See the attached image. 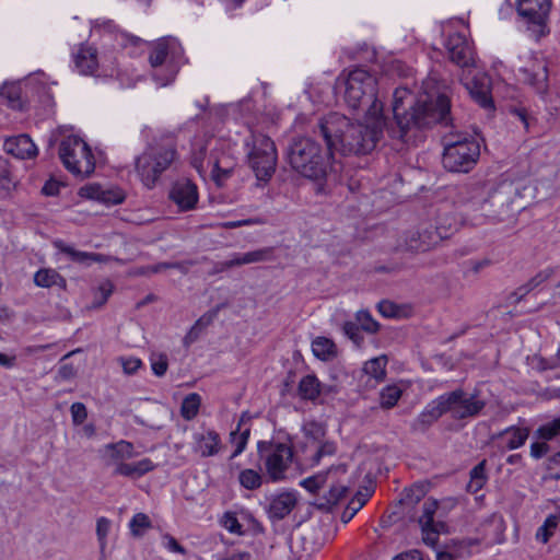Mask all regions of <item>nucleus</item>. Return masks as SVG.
<instances>
[{
	"instance_id": "1",
	"label": "nucleus",
	"mask_w": 560,
	"mask_h": 560,
	"mask_svg": "<svg viewBox=\"0 0 560 560\" xmlns=\"http://www.w3.org/2000/svg\"><path fill=\"white\" fill-rule=\"evenodd\" d=\"M345 102L354 110L364 113L361 125L376 131L375 144L380 140L384 127L390 138L402 142L410 140L409 131L430 127L435 124L448 126L451 103L448 96L435 86V80L428 78L422 83V92L413 98L409 90L397 88L393 94L394 122L387 125L383 115V104L377 100V81L369 71L355 68L349 72L345 82Z\"/></svg>"
},
{
	"instance_id": "2",
	"label": "nucleus",
	"mask_w": 560,
	"mask_h": 560,
	"mask_svg": "<svg viewBox=\"0 0 560 560\" xmlns=\"http://www.w3.org/2000/svg\"><path fill=\"white\" fill-rule=\"evenodd\" d=\"M326 149L311 137L293 138L287 149L290 166L302 176L319 180L326 177L335 154H368L375 148L376 131L352 125L346 116L331 113L318 120L313 130Z\"/></svg>"
},
{
	"instance_id": "3",
	"label": "nucleus",
	"mask_w": 560,
	"mask_h": 560,
	"mask_svg": "<svg viewBox=\"0 0 560 560\" xmlns=\"http://www.w3.org/2000/svg\"><path fill=\"white\" fill-rule=\"evenodd\" d=\"M178 161L175 136L160 132L147 142L144 151L135 159V171L148 188L155 187L164 172Z\"/></svg>"
},
{
	"instance_id": "4",
	"label": "nucleus",
	"mask_w": 560,
	"mask_h": 560,
	"mask_svg": "<svg viewBox=\"0 0 560 560\" xmlns=\"http://www.w3.org/2000/svg\"><path fill=\"white\" fill-rule=\"evenodd\" d=\"M257 463L266 482L278 483L288 479L292 469L294 451L290 442L276 439L260 440L256 445Z\"/></svg>"
},
{
	"instance_id": "5",
	"label": "nucleus",
	"mask_w": 560,
	"mask_h": 560,
	"mask_svg": "<svg viewBox=\"0 0 560 560\" xmlns=\"http://www.w3.org/2000/svg\"><path fill=\"white\" fill-rule=\"evenodd\" d=\"M481 138L467 132L451 133L445 138L442 163L454 173H468L480 156Z\"/></svg>"
},
{
	"instance_id": "6",
	"label": "nucleus",
	"mask_w": 560,
	"mask_h": 560,
	"mask_svg": "<svg viewBox=\"0 0 560 560\" xmlns=\"http://www.w3.org/2000/svg\"><path fill=\"white\" fill-rule=\"evenodd\" d=\"M183 59V48L174 37L159 39L149 56L154 69L153 79L160 86L172 83L178 72Z\"/></svg>"
},
{
	"instance_id": "7",
	"label": "nucleus",
	"mask_w": 560,
	"mask_h": 560,
	"mask_svg": "<svg viewBox=\"0 0 560 560\" xmlns=\"http://www.w3.org/2000/svg\"><path fill=\"white\" fill-rule=\"evenodd\" d=\"M59 156L63 166L73 175L90 176L95 168L91 148L78 136L66 137L59 145Z\"/></svg>"
},
{
	"instance_id": "8",
	"label": "nucleus",
	"mask_w": 560,
	"mask_h": 560,
	"mask_svg": "<svg viewBox=\"0 0 560 560\" xmlns=\"http://www.w3.org/2000/svg\"><path fill=\"white\" fill-rule=\"evenodd\" d=\"M248 162L258 184L269 182L277 165V150L273 141L264 135L253 136V148L248 152Z\"/></svg>"
},
{
	"instance_id": "9",
	"label": "nucleus",
	"mask_w": 560,
	"mask_h": 560,
	"mask_svg": "<svg viewBox=\"0 0 560 560\" xmlns=\"http://www.w3.org/2000/svg\"><path fill=\"white\" fill-rule=\"evenodd\" d=\"M445 413H450L455 420H464L479 416L486 407V400L481 399L478 392L466 393L462 388L444 393L439 396Z\"/></svg>"
},
{
	"instance_id": "10",
	"label": "nucleus",
	"mask_w": 560,
	"mask_h": 560,
	"mask_svg": "<svg viewBox=\"0 0 560 560\" xmlns=\"http://www.w3.org/2000/svg\"><path fill=\"white\" fill-rule=\"evenodd\" d=\"M515 189L512 184L502 183L494 188L486 187V212L491 221H504L513 212Z\"/></svg>"
},
{
	"instance_id": "11",
	"label": "nucleus",
	"mask_w": 560,
	"mask_h": 560,
	"mask_svg": "<svg viewBox=\"0 0 560 560\" xmlns=\"http://www.w3.org/2000/svg\"><path fill=\"white\" fill-rule=\"evenodd\" d=\"M460 83L480 107L488 112L494 110L491 95V78L487 73L471 68L463 70Z\"/></svg>"
},
{
	"instance_id": "12",
	"label": "nucleus",
	"mask_w": 560,
	"mask_h": 560,
	"mask_svg": "<svg viewBox=\"0 0 560 560\" xmlns=\"http://www.w3.org/2000/svg\"><path fill=\"white\" fill-rule=\"evenodd\" d=\"M516 9L518 14L526 20L536 38L545 35L551 0H516Z\"/></svg>"
},
{
	"instance_id": "13",
	"label": "nucleus",
	"mask_w": 560,
	"mask_h": 560,
	"mask_svg": "<svg viewBox=\"0 0 560 560\" xmlns=\"http://www.w3.org/2000/svg\"><path fill=\"white\" fill-rule=\"evenodd\" d=\"M439 503L434 499H427L421 505V514L418 517V524L421 528L423 542L435 548L441 534L447 533V525L443 521L434 520Z\"/></svg>"
},
{
	"instance_id": "14",
	"label": "nucleus",
	"mask_w": 560,
	"mask_h": 560,
	"mask_svg": "<svg viewBox=\"0 0 560 560\" xmlns=\"http://www.w3.org/2000/svg\"><path fill=\"white\" fill-rule=\"evenodd\" d=\"M462 214L472 225L482 224L488 218L486 212V187L474 186L467 189L460 201Z\"/></svg>"
},
{
	"instance_id": "15",
	"label": "nucleus",
	"mask_w": 560,
	"mask_h": 560,
	"mask_svg": "<svg viewBox=\"0 0 560 560\" xmlns=\"http://www.w3.org/2000/svg\"><path fill=\"white\" fill-rule=\"evenodd\" d=\"M445 47L450 60L464 70L472 68L475 63L474 50L466 36L454 33L448 36Z\"/></svg>"
},
{
	"instance_id": "16",
	"label": "nucleus",
	"mask_w": 560,
	"mask_h": 560,
	"mask_svg": "<svg viewBox=\"0 0 560 560\" xmlns=\"http://www.w3.org/2000/svg\"><path fill=\"white\" fill-rule=\"evenodd\" d=\"M168 198L177 206L178 210L183 212L190 211L198 203V188L190 179L180 178L173 183Z\"/></svg>"
},
{
	"instance_id": "17",
	"label": "nucleus",
	"mask_w": 560,
	"mask_h": 560,
	"mask_svg": "<svg viewBox=\"0 0 560 560\" xmlns=\"http://www.w3.org/2000/svg\"><path fill=\"white\" fill-rule=\"evenodd\" d=\"M93 32L98 33L104 40H110L114 49L124 48L128 44L137 45L141 39L129 35L118 28L112 20L97 19L93 24Z\"/></svg>"
},
{
	"instance_id": "18",
	"label": "nucleus",
	"mask_w": 560,
	"mask_h": 560,
	"mask_svg": "<svg viewBox=\"0 0 560 560\" xmlns=\"http://www.w3.org/2000/svg\"><path fill=\"white\" fill-rule=\"evenodd\" d=\"M442 238L441 234L430 229L422 231H410L406 234L402 248L407 252H427Z\"/></svg>"
},
{
	"instance_id": "19",
	"label": "nucleus",
	"mask_w": 560,
	"mask_h": 560,
	"mask_svg": "<svg viewBox=\"0 0 560 560\" xmlns=\"http://www.w3.org/2000/svg\"><path fill=\"white\" fill-rule=\"evenodd\" d=\"M298 503V495L293 491H284L273 495L268 504L267 513L270 520L280 521L288 516Z\"/></svg>"
},
{
	"instance_id": "20",
	"label": "nucleus",
	"mask_w": 560,
	"mask_h": 560,
	"mask_svg": "<svg viewBox=\"0 0 560 560\" xmlns=\"http://www.w3.org/2000/svg\"><path fill=\"white\" fill-rule=\"evenodd\" d=\"M222 448V441L218 432L214 430H207L200 433L194 434V446L195 453L201 457H211L220 453Z\"/></svg>"
},
{
	"instance_id": "21",
	"label": "nucleus",
	"mask_w": 560,
	"mask_h": 560,
	"mask_svg": "<svg viewBox=\"0 0 560 560\" xmlns=\"http://www.w3.org/2000/svg\"><path fill=\"white\" fill-rule=\"evenodd\" d=\"M444 413L440 398L436 397L427 404L420 415L411 422L410 429L416 433H424Z\"/></svg>"
},
{
	"instance_id": "22",
	"label": "nucleus",
	"mask_w": 560,
	"mask_h": 560,
	"mask_svg": "<svg viewBox=\"0 0 560 560\" xmlns=\"http://www.w3.org/2000/svg\"><path fill=\"white\" fill-rule=\"evenodd\" d=\"M4 151L18 159H32L37 154V148L27 135H19L4 141Z\"/></svg>"
},
{
	"instance_id": "23",
	"label": "nucleus",
	"mask_w": 560,
	"mask_h": 560,
	"mask_svg": "<svg viewBox=\"0 0 560 560\" xmlns=\"http://www.w3.org/2000/svg\"><path fill=\"white\" fill-rule=\"evenodd\" d=\"M54 247L59 254L65 255L72 262L90 266L93 262H103L105 258L103 255L97 253L82 252L74 248V246L65 243L62 240H56L52 242Z\"/></svg>"
},
{
	"instance_id": "24",
	"label": "nucleus",
	"mask_w": 560,
	"mask_h": 560,
	"mask_svg": "<svg viewBox=\"0 0 560 560\" xmlns=\"http://www.w3.org/2000/svg\"><path fill=\"white\" fill-rule=\"evenodd\" d=\"M104 451L106 453V465H113L114 468L136 456L133 444L125 440L106 444Z\"/></svg>"
},
{
	"instance_id": "25",
	"label": "nucleus",
	"mask_w": 560,
	"mask_h": 560,
	"mask_svg": "<svg viewBox=\"0 0 560 560\" xmlns=\"http://www.w3.org/2000/svg\"><path fill=\"white\" fill-rule=\"evenodd\" d=\"M523 81L533 86L538 93L547 89L548 70L546 62L535 61L530 67L521 69Z\"/></svg>"
},
{
	"instance_id": "26",
	"label": "nucleus",
	"mask_w": 560,
	"mask_h": 560,
	"mask_svg": "<svg viewBox=\"0 0 560 560\" xmlns=\"http://www.w3.org/2000/svg\"><path fill=\"white\" fill-rule=\"evenodd\" d=\"M80 195L89 199L98 200L107 206L118 205L124 201V195L118 190H105L100 185H86L80 189Z\"/></svg>"
},
{
	"instance_id": "27",
	"label": "nucleus",
	"mask_w": 560,
	"mask_h": 560,
	"mask_svg": "<svg viewBox=\"0 0 560 560\" xmlns=\"http://www.w3.org/2000/svg\"><path fill=\"white\" fill-rule=\"evenodd\" d=\"M74 68L80 74L92 75L98 67L96 49L82 46L73 57Z\"/></svg>"
},
{
	"instance_id": "28",
	"label": "nucleus",
	"mask_w": 560,
	"mask_h": 560,
	"mask_svg": "<svg viewBox=\"0 0 560 560\" xmlns=\"http://www.w3.org/2000/svg\"><path fill=\"white\" fill-rule=\"evenodd\" d=\"M529 435L527 428L509 427L501 431L497 439L501 441L502 450H516L523 446Z\"/></svg>"
},
{
	"instance_id": "29",
	"label": "nucleus",
	"mask_w": 560,
	"mask_h": 560,
	"mask_svg": "<svg viewBox=\"0 0 560 560\" xmlns=\"http://www.w3.org/2000/svg\"><path fill=\"white\" fill-rule=\"evenodd\" d=\"M208 165L211 166V175L213 180L218 185H221L222 182L231 176L234 167V161L225 154L220 158L211 154L208 159Z\"/></svg>"
},
{
	"instance_id": "30",
	"label": "nucleus",
	"mask_w": 560,
	"mask_h": 560,
	"mask_svg": "<svg viewBox=\"0 0 560 560\" xmlns=\"http://www.w3.org/2000/svg\"><path fill=\"white\" fill-rule=\"evenodd\" d=\"M155 465L150 458H142L136 463H125L115 467L113 476H124L131 479H137L153 470Z\"/></svg>"
},
{
	"instance_id": "31",
	"label": "nucleus",
	"mask_w": 560,
	"mask_h": 560,
	"mask_svg": "<svg viewBox=\"0 0 560 560\" xmlns=\"http://www.w3.org/2000/svg\"><path fill=\"white\" fill-rule=\"evenodd\" d=\"M272 249L260 248L244 254H235L232 259L222 262L223 268H232L241 265H248L270 259Z\"/></svg>"
},
{
	"instance_id": "32",
	"label": "nucleus",
	"mask_w": 560,
	"mask_h": 560,
	"mask_svg": "<svg viewBox=\"0 0 560 560\" xmlns=\"http://www.w3.org/2000/svg\"><path fill=\"white\" fill-rule=\"evenodd\" d=\"M34 283L40 288L57 287L66 289L67 287L66 279L57 270L51 268H42L36 271L34 275Z\"/></svg>"
},
{
	"instance_id": "33",
	"label": "nucleus",
	"mask_w": 560,
	"mask_h": 560,
	"mask_svg": "<svg viewBox=\"0 0 560 560\" xmlns=\"http://www.w3.org/2000/svg\"><path fill=\"white\" fill-rule=\"evenodd\" d=\"M346 472V467L343 465H339L336 467H330L325 472H318L312 477H308L301 481V486H303L307 491L312 493H317L322 488L328 483V479L332 474L336 472Z\"/></svg>"
},
{
	"instance_id": "34",
	"label": "nucleus",
	"mask_w": 560,
	"mask_h": 560,
	"mask_svg": "<svg viewBox=\"0 0 560 560\" xmlns=\"http://www.w3.org/2000/svg\"><path fill=\"white\" fill-rule=\"evenodd\" d=\"M323 387L318 378L308 374L301 378L298 392L302 399L314 401L322 393Z\"/></svg>"
},
{
	"instance_id": "35",
	"label": "nucleus",
	"mask_w": 560,
	"mask_h": 560,
	"mask_svg": "<svg viewBox=\"0 0 560 560\" xmlns=\"http://www.w3.org/2000/svg\"><path fill=\"white\" fill-rule=\"evenodd\" d=\"M313 354L322 361H330L337 355L335 342L327 337H316L312 341Z\"/></svg>"
},
{
	"instance_id": "36",
	"label": "nucleus",
	"mask_w": 560,
	"mask_h": 560,
	"mask_svg": "<svg viewBox=\"0 0 560 560\" xmlns=\"http://www.w3.org/2000/svg\"><path fill=\"white\" fill-rule=\"evenodd\" d=\"M326 486H328V490L323 494V502L319 503V506L329 509L347 495L348 487L340 482L335 483L334 481H328Z\"/></svg>"
},
{
	"instance_id": "37",
	"label": "nucleus",
	"mask_w": 560,
	"mask_h": 560,
	"mask_svg": "<svg viewBox=\"0 0 560 560\" xmlns=\"http://www.w3.org/2000/svg\"><path fill=\"white\" fill-rule=\"evenodd\" d=\"M266 481L265 474L258 468H246L240 471L238 482L247 490H257Z\"/></svg>"
},
{
	"instance_id": "38",
	"label": "nucleus",
	"mask_w": 560,
	"mask_h": 560,
	"mask_svg": "<svg viewBox=\"0 0 560 560\" xmlns=\"http://www.w3.org/2000/svg\"><path fill=\"white\" fill-rule=\"evenodd\" d=\"M241 425L242 420L237 423L236 429L230 433V442L235 446L230 459H234L240 456L245 451L249 440L250 429L246 428L241 430Z\"/></svg>"
},
{
	"instance_id": "39",
	"label": "nucleus",
	"mask_w": 560,
	"mask_h": 560,
	"mask_svg": "<svg viewBox=\"0 0 560 560\" xmlns=\"http://www.w3.org/2000/svg\"><path fill=\"white\" fill-rule=\"evenodd\" d=\"M386 357L381 355L366 361L363 365V372L376 381H382L386 376Z\"/></svg>"
},
{
	"instance_id": "40",
	"label": "nucleus",
	"mask_w": 560,
	"mask_h": 560,
	"mask_svg": "<svg viewBox=\"0 0 560 560\" xmlns=\"http://www.w3.org/2000/svg\"><path fill=\"white\" fill-rule=\"evenodd\" d=\"M535 435L537 439L547 442L560 438V417L539 425Z\"/></svg>"
},
{
	"instance_id": "41",
	"label": "nucleus",
	"mask_w": 560,
	"mask_h": 560,
	"mask_svg": "<svg viewBox=\"0 0 560 560\" xmlns=\"http://www.w3.org/2000/svg\"><path fill=\"white\" fill-rule=\"evenodd\" d=\"M402 389L397 385H387L380 392V405L383 409H390L400 399Z\"/></svg>"
},
{
	"instance_id": "42",
	"label": "nucleus",
	"mask_w": 560,
	"mask_h": 560,
	"mask_svg": "<svg viewBox=\"0 0 560 560\" xmlns=\"http://www.w3.org/2000/svg\"><path fill=\"white\" fill-rule=\"evenodd\" d=\"M201 398L198 394L191 393L187 395L180 406V415L185 420L194 419L199 411Z\"/></svg>"
},
{
	"instance_id": "43",
	"label": "nucleus",
	"mask_w": 560,
	"mask_h": 560,
	"mask_svg": "<svg viewBox=\"0 0 560 560\" xmlns=\"http://www.w3.org/2000/svg\"><path fill=\"white\" fill-rule=\"evenodd\" d=\"M152 527L149 516L144 513H137L129 522L130 533L133 537H141L144 532Z\"/></svg>"
},
{
	"instance_id": "44",
	"label": "nucleus",
	"mask_w": 560,
	"mask_h": 560,
	"mask_svg": "<svg viewBox=\"0 0 560 560\" xmlns=\"http://www.w3.org/2000/svg\"><path fill=\"white\" fill-rule=\"evenodd\" d=\"M355 322L359 324L360 328L368 334H376L380 330V324L368 311L357 312Z\"/></svg>"
},
{
	"instance_id": "45",
	"label": "nucleus",
	"mask_w": 560,
	"mask_h": 560,
	"mask_svg": "<svg viewBox=\"0 0 560 560\" xmlns=\"http://www.w3.org/2000/svg\"><path fill=\"white\" fill-rule=\"evenodd\" d=\"M342 331L357 347H361L363 345L364 338L361 332L362 329L357 322H345Z\"/></svg>"
},
{
	"instance_id": "46",
	"label": "nucleus",
	"mask_w": 560,
	"mask_h": 560,
	"mask_svg": "<svg viewBox=\"0 0 560 560\" xmlns=\"http://www.w3.org/2000/svg\"><path fill=\"white\" fill-rule=\"evenodd\" d=\"M0 94L8 98L9 106L13 109H22L20 88L15 85H3Z\"/></svg>"
},
{
	"instance_id": "47",
	"label": "nucleus",
	"mask_w": 560,
	"mask_h": 560,
	"mask_svg": "<svg viewBox=\"0 0 560 560\" xmlns=\"http://www.w3.org/2000/svg\"><path fill=\"white\" fill-rule=\"evenodd\" d=\"M112 522L107 517H98L96 521V536L103 552L107 545V535L110 530Z\"/></svg>"
},
{
	"instance_id": "48",
	"label": "nucleus",
	"mask_w": 560,
	"mask_h": 560,
	"mask_svg": "<svg viewBox=\"0 0 560 560\" xmlns=\"http://www.w3.org/2000/svg\"><path fill=\"white\" fill-rule=\"evenodd\" d=\"M150 363L152 371L156 376L161 377L166 373L168 368V360L166 354L152 353L150 355Z\"/></svg>"
},
{
	"instance_id": "49",
	"label": "nucleus",
	"mask_w": 560,
	"mask_h": 560,
	"mask_svg": "<svg viewBox=\"0 0 560 560\" xmlns=\"http://www.w3.org/2000/svg\"><path fill=\"white\" fill-rule=\"evenodd\" d=\"M423 497L424 488L421 486H412L411 488L405 490L400 502L405 505H412L420 502Z\"/></svg>"
},
{
	"instance_id": "50",
	"label": "nucleus",
	"mask_w": 560,
	"mask_h": 560,
	"mask_svg": "<svg viewBox=\"0 0 560 560\" xmlns=\"http://www.w3.org/2000/svg\"><path fill=\"white\" fill-rule=\"evenodd\" d=\"M303 432L305 436L312 438L315 441H320L326 434V429L317 421H308L303 425Z\"/></svg>"
},
{
	"instance_id": "51",
	"label": "nucleus",
	"mask_w": 560,
	"mask_h": 560,
	"mask_svg": "<svg viewBox=\"0 0 560 560\" xmlns=\"http://www.w3.org/2000/svg\"><path fill=\"white\" fill-rule=\"evenodd\" d=\"M15 186V182L7 167H0V197L9 196L10 191Z\"/></svg>"
},
{
	"instance_id": "52",
	"label": "nucleus",
	"mask_w": 560,
	"mask_h": 560,
	"mask_svg": "<svg viewBox=\"0 0 560 560\" xmlns=\"http://www.w3.org/2000/svg\"><path fill=\"white\" fill-rule=\"evenodd\" d=\"M555 273V268L548 267L541 271H539L537 275H535L533 278H530L526 283L529 287V289L533 291L535 288L550 279Z\"/></svg>"
},
{
	"instance_id": "53",
	"label": "nucleus",
	"mask_w": 560,
	"mask_h": 560,
	"mask_svg": "<svg viewBox=\"0 0 560 560\" xmlns=\"http://www.w3.org/2000/svg\"><path fill=\"white\" fill-rule=\"evenodd\" d=\"M72 421L74 424H82L88 417L86 407L82 402H73L70 407Z\"/></svg>"
},
{
	"instance_id": "54",
	"label": "nucleus",
	"mask_w": 560,
	"mask_h": 560,
	"mask_svg": "<svg viewBox=\"0 0 560 560\" xmlns=\"http://www.w3.org/2000/svg\"><path fill=\"white\" fill-rule=\"evenodd\" d=\"M223 526L232 534H243V526L238 522L237 517L232 513H225L223 517Z\"/></svg>"
},
{
	"instance_id": "55",
	"label": "nucleus",
	"mask_w": 560,
	"mask_h": 560,
	"mask_svg": "<svg viewBox=\"0 0 560 560\" xmlns=\"http://www.w3.org/2000/svg\"><path fill=\"white\" fill-rule=\"evenodd\" d=\"M335 452H336V444L330 441H325V442L320 443V445L318 446V450L316 451L313 459L315 463H319L322 457L331 456L335 454Z\"/></svg>"
},
{
	"instance_id": "56",
	"label": "nucleus",
	"mask_w": 560,
	"mask_h": 560,
	"mask_svg": "<svg viewBox=\"0 0 560 560\" xmlns=\"http://www.w3.org/2000/svg\"><path fill=\"white\" fill-rule=\"evenodd\" d=\"M550 452V445L547 441L534 442L530 444V456L535 459H540Z\"/></svg>"
},
{
	"instance_id": "57",
	"label": "nucleus",
	"mask_w": 560,
	"mask_h": 560,
	"mask_svg": "<svg viewBox=\"0 0 560 560\" xmlns=\"http://www.w3.org/2000/svg\"><path fill=\"white\" fill-rule=\"evenodd\" d=\"M163 546L171 552L186 555L187 550L171 535L163 536Z\"/></svg>"
},
{
	"instance_id": "58",
	"label": "nucleus",
	"mask_w": 560,
	"mask_h": 560,
	"mask_svg": "<svg viewBox=\"0 0 560 560\" xmlns=\"http://www.w3.org/2000/svg\"><path fill=\"white\" fill-rule=\"evenodd\" d=\"M363 508L361 501H350L345 511L341 514V521L343 523L350 522L353 516Z\"/></svg>"
},
{
	"instance_id": "59",
	"label": "nucleus",
	"mask_w": 560,
	"mask_h": 560,
	"mask_svg": "<svg viewBox=\"0 0 560 560\" xmlns=\"http://www.w3.org/2000/svg\"><path fill=\"white\" fill-rule=\"evenodd\" d=\"M377 310L384 317L387 318L396 317L398 314V307L394 303L386 300L381 301L377 304Z\"/></svg>"
},
{
	"instance_id": "60",
	"label": "nucleus",
	"mask_w": 560,
	"mask_h": 560,
	"mask_svg": "<svg viewBox=\"0 0 560 560\" xmlns=\"http://www.w3.org/2000/svg\"><path fill=\"white\" fill-rule=\"evenodd\" d=\"M219 311H220V306H217L215 308L207 312L199 319H197V322L194 324V326H197V328L202 331L203 328H206L208 325H210L213 322V319L217 317Z\"/></svg>"
},
{
	"instance_id": "61",
	"label": "nucleus",
	"mask_w": 560,
	"mask_h": 560,
	"mask_svg": "<svg viewBox=\"0 0 560 560\" xmlns=\"http://www.w3.org/2000/svg\"><path fill=\"white\" fill-rule=\"evenodd\" d=\"M142 362L137 358L121 359V365L126 374H133L141 366Z\"/></svg>"
},
{
	"instance_id": "62",
	"label": "nucleus",
	"mask_w": 560,
	"mask_h": 560,
	"mask_svg": "<svg viewBox=\"0 0 560 560\" xmlns=\"http://www.w3.org/2000/svg\"><path fill=\"white\" fill-rule=\"evenodd\" d=\"M471 479H476L479 481H487L486 475V459L481 460L469 472Z\"/></svg>"
},
{
	"instance_id": "63",
	"label": "nucleus",
	"mask_w": 560,
	"mask_h": 560,
	"mask_svg": "<svg viewBox=\"0 0 560 560\" xmlns=\"http://www.w3.org/2000/svg\"><path fill=\"white\" fill-rule=\"evenodd\" d=\"M560 524V506L556 510L553 514H550L547 516V518L544 522L545 528H549L551 532L555 533L556 528Z\"/></svg>"
},
{
	"instance_id": "64",
	"label": "nucleus",
	"mask_w": 560,
	"mask_h": 560,
	"mask_svg": "<svg viewBox=\"0 0 560 560\" xmlns=\"http://www.w3.org/2000/svg\"><path fill=\"white\" fill-rule=\"evenodd\" d=\"M393 560H422V555L419 550L412 549L397 555Z\"/></svg>"
}]
</instances>
